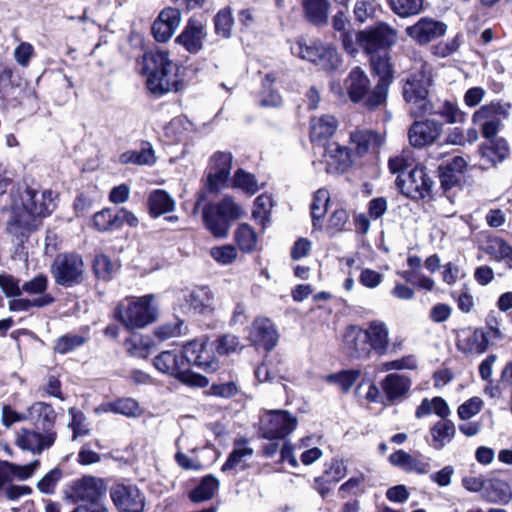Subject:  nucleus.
I'll return each instance as SVG.
<instances>
[{
    "instance_id": "f257e3e1",
    "label": "nucleus",
    "mask_w": 512,
    "mask_h": 512,
    "mask_svg": "<svg viewBox=\"0 0 512 512\" xmlns=\"http://www.w3.org/2000/svg\"><path fill=\"white\" fill-rule=\"evenodd\" d=\"M56 193L51 189L38 190L18 184L10 192L6 231L20 244L35 231L40 218L49 216L56 208Z\"/></svg>"
},
{
    "instance_id": "f03ea898",
    "label": "nucleus",
    "mask_w": 512,
    "mask_h": 512,
    "mask_svg": "<svg viewBox=\"0 0 512 512\" xmlns=\"http://www.w3.org/2000/svg\"><path fill=\"white\" fill-rule=\"evenodd\" d=\"M135 70L146 77V87L153 95L178 91L182 86L179 66L170 59L167 51H144L135 59Z\"/></svg>"
},
{
    "instance_id": "7ed1b4c3",
    "label": "nucleus",
    "mask_w": 512,
    "mask_h": 512,
    "mask_svg": "<svg viewBox=\"0 0 512 512\" xmlns=\"http://www.w3.org/2000/svg\"><path fill=\"white\" fill-rule=\"evenodd\" d=\"M34 428H22L17 433L16 444L33 455H40L52 447L57 439L55 430L56 412L52 405L36 402L28 410Z\"/></svg>"
},
{
    "instance_id": "20e7f679",
    "label": "nucleus",
    "mask_w": 512,
    "mask_h": 512,
    "mask_svg": "<svg viewBox=\"0 0 512 512\" xmlns=\"http://www.w3.org/2000/svg\"><path fill=\"white\" fill-rule=\"evenodd\" d=\"M332 90L339 98L347 96L353 103L361 104L368 110H375L387 101L385 84L377 83L370 89V79L360 67L353 68L343 85H333Z\"/></svg>"
},
{
    "instance_id": "39448f33",
    "label": "nucleus",
    "mask_w": 512,
    "mask_h": 512,
    "mask_svg": "<svg viewBox=\"0 0 512 512\" xmlns=\"http://www.w3.org/2000/svg\"><path fill=\"white\" fill-rule=\"evenodd\" d=\"M383 145V138L371 130H355L350 133V147H344L337 142H329L324 147V157L334 160H343L352 156L378 157Z\"/></svg>"
},
{
    "instance_id": "423d86ee",
    "label": "nucleus",
    "mask_w": 512,
    "mask_h": 512,
    "mask_svg": "<svg viewBox=\"0 0 512 512\" xmlns=\"http://www.w3.org/2000/svg\"><path fill=\"white\" fill-rule=\"evenodd\" d=\"M431 85V73L424 66L407 79L403 87V96L412 117H421L434 111V104L429 99Z\"/></svg>"
},
{
    "instance_id": "0eeeda50",
    "label": "nucleus",
    "mask_w": 512,
    "mask_h": 512,
    "mask_svg": "<svg viewBox=\"0 0 512 512\" xmlns=\"http://www.w3.org/2000/svg\"><path fill=\"white\" fill-rule=\"evenodd\" d=\"M389 169L399 173L396 185L406 197L423 199L430 195L433 181L422 167H411L408 162H389Z\"/></svg>"
},
{
    "instance_id": "6e6552de",
    "label": "nucleus",
    "mask_w": 512,
    "mask_h": 512,
    "mask_svg": "<svg viewBox=\"0 0 512 512\" xmlns=\"http://www.w3.org/2000/svg\"><path fill=\"white\" fill-rule=\"evenodd\" d=\"M153 363L157 370L175 376L186 385L206 387L209 384L205 376L192 372L187 368L184 351L181 354L174 351H164L155 357Z\"/></svg>"
},
{
    "instance_id": "1a4fd4ad",
    "label": "nucleus",
    "mask_w": 512,
    "mask_h": 512,
    "mask_svg": "<svg viewBox=\"0 0 512 512\" xmlns=\"http://www.w3.org/2000/svg\"><path fill=\"white\" fill-rule=\"evenodd\" d=\"M396 39L397 31L382 21L357 32V43L368 56L387 52Z\"/></svg>"
},
{
    "instance_id": "9d476101",
    "label": "nucleus",
    "mask_w": 512,
    "mask_h": 512,
    "mask_svg": "<svg viewBox=\"0 0 512 512\" xmlns=\"http://www.w3.org/2000/svg\"><path fill=\"white\" fill-rule=\"evenodd\" d=\"M84 262L76 253L59 254L51 265V273L56 284L73 287L82 282Z\"/></svg>"
},
{
    "instance_id": "9b49d317",
    "label": "nucleus",
    "mask_w": 512,
    "mask_h": 512,
    "mask_svg": "<svg viewBox=\"0 0 512 512\" xmlns=\"http://www.w3.org/2000/svg\"><path fill=\"white\" fill-rule=\"evenodd\" d=\"M510 108L509 103L491 102L475 111L472 121L481 127L483 137L490 139L497 135L502 121L508 118Z\"/></svg>"
},
{
    "instance_id": "f8f14e48",
    "label": "nucleus",
    "mask_w": 512,
    "mask_h": 512,
    "mask_svg": "<svg viewBox=\"0 0 512 512\" xmlns=\"http://www.w3.org/2000/svg\"><path fill=\"white\" fill-rule=\"evenodd\" d=\"M296 426V417L284 410L268 411L261 417L262 436L269 440L286 437L295 430Z\"/></svg>"
},
{
    "instance_id": "ddd939ff",
    "label": "nucleus",
    "mask_w": 512,
    "mask_h": 512,
    "mask_svg": "<svg viewBox=\"0 0 512 512\" xmlns=\"http://www.w3.org/2000/svg\"><path fill=\"white\" fill-rule=\"evenodd\" d=\"M447 28L444 22L426 16L407 26L405 33L418 45L424 46L444 36Z\"/></svg>"
},
{
    "instance_id": "4468645a",
    "label": "nucleus",
    "mask_w": 512,
    "mask_h": 512,
    "mask_svg": "<svg viewBox=\"0 0 512 512\" xmlns=\"http://www.w3.org/2000/svg\"><path fill=\"white\" fill-rule=\"evenodd\" d=\"M104 495L103 481L93 476H84L73 481L69 498L74 502H84L82 505L101 504Z\"/></svg>"
},
{
    "instance_id": "2eb2a0df",
    "label": "nucleus",
    "mask_w": 512,
    "mask_h": 512,
    "mask_svg": "<svg viewBox=\"0 0 512 512\" xmlns=\"http://www.w3.org/2000/svg\"><path fill=\"white\" fill-rule=\"evenodd\" d=\"M181 19V12L177 8L163 9L151 27L155 40L167 42L180 26Z\"/></svg>"
},
{
    "instance_id": "dca6fc26",
    "label": "nucleus",
    "mask_w": 512,
    "mask_h": 512,
    "mask_svg": "<svg viewBox=\"0 0 512 512\" xmlns=\"http://www.w3.org/2000/svg\"><path fill=\"white\" fill-rule=\"evenodd\" d=\"M343 347L352 358L368 359L370 357V346L367 343L366 332L360 326L350 325L345 329Z\"/></svg>"
},
{
    "instance_id": "f3484780",
    "label": "nucleus",
    "mask_w": 512,
    "mask_h": 512,
    "mask_svg": "<svg viewBox=\"0 0 512 512\" xmlns=\"http://www.w3.org/2000/svg\"><path fill=\"white\" fill-rule=\"evenodd\" d=\"M157 318L153 295L137 298L130 303V328H144Z\"/></svg>"
},
{
    "instance_id": "a211bd4d",
    "label": "nucleus",
    "mask_w": 512,
    "mask_h": 512,
    "mask_svg": "<svg viewBox=\"0 0 512 512\" xmlns=\"http://www.w3.org/2000/svg\"><path fill=\"white\" fill-rule=\"evenodd\" d=\"M184 357L189 365H194L206 372H214L218 369V361L210 355L206 345L202 341L194 340L184 346Z\"/></svg>"
},
{
    "instance_id": "6ab92c4d",
    "label": "nucleus",
    "mask_w": 512,
    "mask_h": 512,
    "mask_svg": "<svg viewBox=\"0 0 512 512\" xmlns=\"http://www.w3.org/2000/svg\"><path fill=\"white\" fill-rule=\"evenodd\" d=\"M442 129V124L434 120L416 121L408 132L410 143L414 147L430 145L439 138Z\"/></svg>"
},
{
    "instance_id": "aec40b11",
    "label": "nucleus",
    "mask_w": 512,
    "mask_h": 512,
    "mask_svg": "<svg viewBox=\"0 0 512 512\" xmlns=\"http://www.w3.org/2000/svg\"><path fill=\"white\" fill-rule=\"evenodd\" d=\"M206 36L205 25L196 18H190L181 34L176 38V42L188 52L196 54L202 50Z\"/></svg>"
},
{
    "instance_id": "412c9836",
    "label": "nucleus",
    "mask_w": 512,
    "mask_h": 512,
    "mask_svg": "<svg viewBox=\"0 0 512 512\" xmlns=\"http://www.w3.org/2000/svg\"><path fill=\"white\" fill-rule=\"evenodd\" d=\"M390 463L408 473L427 474L431 470L429 458L397 450L389 456Z\"/></svg>"
},
{
    "instance_id": "4be33fe9",
    "label": "nucleus",
    "mask_w": 512,
    "mask_h": 512,
    "mask_svg": "<svg viewBox=\"0 0 512 512\" xmlns=\"http://www.w3.org/2000/svg\"><path fill=\"white\" fill-rule=\"evenodd\" d=\"M338 122L332 115H322L320 117H314L310 122V139L312 143L317 145V148L321 151L324 157L326 147L329 143L323 144L322 142L333 136L337 130Z\"/></svg>"
},
{
    "instance_id": "5701e85b",
    "label": "nucleus",
    "mask_w": 512,
    "mask_h": 512,
    "mask_svg": "<svg viewBox=\"0 0 512 512\" xmlns=\"http://www.w3.org/2000/svg\"><path fill=\"white\" fill-rule=\"evenodd\" d=\"M250 338L257 347L270 351L278 342V333L269 319L258 318L252 324Z\"/></svg>"
},
{
    "instance_id": "b1692460",
    "label": "nucleus",
    "mask_w": 512,
    "mask_h": 512,
    "mask_svg": "<svg viewBox=\"0 0 512 512\" xmlns=\"http://www.w3.org/2000/svg\"><path fill=\"white\" fill-rule=\"evenodd\" d=\"M186 308L192 314H211L214 311V296L207 287H197L185 297Z\"/></svg>"
},
{
    "instance_id": "393cba45",
    "label": "nucleus",
    "mask_w": 512,
    "mask_h": 512,
    "mask_svg": "<svg viewBox=\"0 0 512 512\" xmlns=\"http://www.w3.org/2000/svg\"><path fill=\"white\" fill-rule=\"evenodd\" d=\"M128 221V211L124 208H107L97 212L93 224L99 231H113L121 228Z\"/></svg>"
},
{
    "instance_id": "a878e982",
    "label": "nucleus",
    "mask_w": 512,
    "mask_h": 512,
    "mask_svg": "<svg viewBox=\"0 0 512 512\" xmlns=\"http://www.w3.org/2000/svg\"><path fill=\"white\" fill-rule=\"evenodd\" d=\"M367 343L370 346V353L375 351L379 355H385L389 347V328L386 323L374 320L365 328Z\"/></svg>"
},
{
    "instance_id": "bb28decb",
    "label": "nucleus",
    "mask_w": 512,
    "mask_h": 512,
    "mask_svg": "<svg viewBox=\"0 0 512 512\" xmlns=\"http://www.w3.org/2000/svg\"><path fill=\"white\" fill-rule=\"evenodd\" d=\"M14 478L7 467V461H0V497L17 500L23 495H29L32 489L26 485L13 484Z\"/></svg>"
},
{
    "instance_id": "cd10ccee",
    "label": "nucleus",
    "mask_w": 512,
    "mask_h": 512,
    "mask_svg": "<svg viewBox=\"0 0 512 512\" xmlns=\"http://www.w3.org/2000/svg\"><path fill=\"white\" fill-rule=\"evenodd\" d=\"M409 377L392 373L388 374L381 382V387L389 400H397L404 397L411 388Z\"/></svg>"
},
{
    "instance_id": "c85d7f7f",
    "label": "nucleus",
    "mask_w": 512,
    "mask_h": 512,
    "mask_svg": "<svg viewBox=\"0 0 512 512\" xmlns=\"http://www.w3.org/2000/svg\"><path fill=\"white\" fill-rule=\"evenodd\" d=\"M482 497L491 503H508L512 497L510 485L501 479H490L486 481Z\"/></svg>"
},
{
    "instance_id": "c756f323",
    "label": "nucleus",
    "mask_w": 512,
    "mask_h": 512,
    "mask_svg": "<svg viewBox=\"0 0 512 512\" xmlns=\"http://www.w3.org/2000/svg\"><path fill=\"white\" fill-rule=\"evenodd\" d=\"M456 433L455 425L452 421L447 419H442L436 422L430 428V435L432 437V447L436 450L443 449L447 444H449Z\"/></svg>"
},
{
    "instance_id": "7c9ffc66",
    "label": "nucleus",
    "mask_w": 512,
    "mask_h": 512,
    "mask_svg": "<svg viewBox=\"0 0 512 512\" xmlns=\"http://www.w3.org/2000/svg\"><path fill=\"white\" fill-rule=\"evenodd\" d=\"M305 16L309 22L321 26L328 22L330 3L328 0H302Z\"/></svg>"
},
{
    "instance_id": "2f4dec72",
    "label": "nucleus",
    "mask_w": 512,
    "mask_h": 512,
    "mask_svg": "<svg viewBox=\"0 0 512 512\" xmlns=\"http://www.w3.org/2000/svg\"><path fill=\"white\" fill-rule=\"evenodd\" d=\"M253 455V449L247 446L246 441H237L230 453L228 459L222 466V471L242 470L246 467V462Z\"/></svg>"
},
{
    "instance_id": "473e14b6",
    "label": "nucleus",
    "mask_w": 512,
    "mask_h": 512,
    "mask_svg": "<svg viewBox=\"0 0 512 512\" xmlns=\"http://www.w3.org/2000/svg\"><path fill=\"white\" fill-rule=\"evenodd\" d=\"M430 414H435L441 419H446L451 414V410L442 397H434L432 399L424 398L421 404L416 408L415 416L421 419Z\"/></svg>"
},
{
    "instance_id": "72a5a7b5",
    "label": "nucleus",
    "mask_w": 512,
    "mask_h": 512,
    "mask_svg": "<svg viewBox=\"0 0 512 512\" xmlns=\"http://www.w3.org/2000/svg\"><path fill=\"white\" fill-rule=\"evenodd\" d=\"M370 61L373 71L379 76L378 83L385 84L386 97L388 96V87L393 79V69L388 56V51L385 53H379L377 55H371Z\"/></svg>"
},
{
    "instance_id": "f704fd0d",
    "label": "nucleus",
    "mask_w": 512,
    "mask_h": 512,
    "mask_svg": "<svg viewBox=\"0 0 512 512\" xmlns=\"http://www.w3.org/2000/svg\"><path fill=\"white\" fill-rule=\"evenodd\" d=\"M148 204L153 217H159L175 208L174 199L164 190L153 191L149 196Z\"/></svg>"
},
{
    "instance_id": "c9c22d12",
    "label": "nucleus",
    "mask_w": 512,
    "mask_h": 512,
    "mask_svg": "<svg viewBox=\"0 0 512 512\" xmlns=\"http://www.w3.org/2000/svg\"><path fill=\"white\" fill-rule=\"evenodd\" d=\"M330 203V194L326 189H319L313 198L311 215L314 229H323V217L327 213Z\"/></svg>"
},
{
    "instance_id": "e433bc0d",
    "label": "nucleus",
    "mask_w": 512,
    "mask_h": 512,
    "mask_svg": "<svg viewBox=\"0 0 512 512\" xmlns=\"http://www.w3.org/2000/svg\"><path fill=\"white\" fill-rule=\"evenodd\" d=\"M203 217L207 229L218 238H223L228 235L230 224L227 219L222 217L209 206L203 211Z\"/></svg>"
},
{
    "instance_id": "4c0bfd02",
    "label": "nucleus",
    "mask_w": 512,
    "mask_h": 512,
    "mask_svg": "<svg viewBox=\"0 0 512 512\" xmlns=\"http://www.w3.org/2000/svg\"><path fill=\"white\" fill-rule=\"evenodd\" d=\"M322 45L323 43L319 40L307 41L304 38H300L291 46V52L301 59L315 63Z\"/></svg>"
},
{
    "instance_id": "58836bf2",
    "label": "nucleus",
    "mask_w": 512,
    "mask_h": 512,
    "mask_svg": "<svg viewBox=\"0 0 512 512\" xmlns=\"http://www.w3.org/2000/svg\"><path fill=\"white\" fill-rule=\"evenodd\" d=\"M481 147V156L487 160H504L510 154L507 141L503 138L492 137Z\"/></svg>"
},
{
    "instance_id": "ea45409f",
    "label": "nucleus",
    "mask_w": 512,
    "mask_h": 512,
    "mask_svg": "<svg viewBox=\"0 0 512 512\" xmlns=\"http://www.w3.org/2000/svg\"><path fill=\"white\" fill-rule=\"evenodd\" d=\"M234 239L238 247L246 253L256 250L258 244L257 234L247 223L240 224L234 233Z\"/></svg>"
},
{
    "instance_id": "a19ab883",
    "label": "nucleus",
    "mask_w": 512,
    "mask_h": 512,
    "mask_svg": "<svg viewBox=\"0 0 512 512\" xmlns=\"http://www.w3.org/2000/svg\"><path fill=\"white\" fill-rule=\"evenodd\" d=\"M54 301V297L48 296L33 299L22 298L21 296L12 297L8 303V309L11 312H28L32 308H43L49 306Z\"/></svg>"
},
{
    "instance_id": "79ce46f5",
    "label": "nucleus",
    "mask_w": 512,
    "mask_h": 512,
    "mask_svg": "<svg viewBox=\"0 0 512 512\" xmlns=\"http://www.w3.org/2000/svg\"><path fill=\"white\" fill-rule=\"evenodd\" d=\"M215 34L223 39H229L232 36L234 26V17L232 8L227 6L220 9L213 18Z\"/></svg>"
},
{
    "instance_id": "37998d69",
    "label": "nucleus",
    "mask_w": 512,
    "mask_h": 512,
    "mask_svg": "<svg viewBox=\"0 0 512 512\" xmlns=\"http://www.w3.org/2000/svg\"><path fill=\"white\" fill-rule=\"evenodd\" d=\"M219 487V481L212 475L206 476L201 483L193 489L189 498L194 503H200L211 499Z\"/></svg>"
},
{
    "instance_id": "c03bdc74",
    "label": "nucleus",
    "mask_w": 512,
    "mask_h": 512,
    "mask_svg": "<svg viewBox=\"0 0 512 512\" xmlns=\"http://www.w3.org/2000/svg\"><path fill=\"white\" fill-rule=\"evenodd\" d=\"M485 251L496 261H507L512 264V246L502 238H489L486 243Z\"/></svg>"
},
{
    "instance_id": "a18cd8bd",
    "label": "nucleus",
    "mask_w": 512,
    "mask_h": 512,
    "mask_svg": "<svg viewBox=\"0 0 512 512\" xmlns=\"http://www.w3.org/2000/svg\"><path fill=\"white\" fill-rule=\"evenodd\" d=\"M314 64L324 71L331 72L339 68L341 58L336 48L323 43Z\"/></svg>"
},
{
    "instance_id": "49530a36",
    "label": "nucleus",
    "mask_w": 512,
    "mask_h": 512,
    "mask_svg": "<svg viewBox=\"0 0 512 512\" xmlns=\"http://www.w3.org/2000/svg\"><path fill=\"white\" fill-rule=\"evenodd\" d=\"M264 184H259L256 177L242 169H238L232 179V187L237 188L252 196L256 194Z\"/></svg>"
},
{
    "instance_id": "de8ad7c7",
    "label": "nucleus",
    "mask_w": 512,
    "mask_h": 512,
    "mask_svg": "<svg viewBox=\"0 0 512 512\" xmlns=\"http://www.w3.org/2000/svg\"><path fill=\"white\" fill-rule=\"evenodd\" d=\"M273 207V201L270 195L261 194L254 201L252 210L253 219L262 225L263 228L270 222V213Z\"/></svg>"
},
{
    "instance_id": "09e8293b",
    "label": "nucleus",
    "mask_w": 512,
    "mask_h": 512,
    "mask_svg": "<svg viewBox=\"0 0 512 512\" xmlns=\"http://www.w3.org/2000/svg\"><path fill=\"white\" fill-rule=\"evenodd\" d=\"M391 10L401 18H408L423 11L424 0H390Z\"/></svg>"
},
{
    "instance_id": "8fccbe9b",
    "label": "nucleus",
    "mask_w": 512,
    "mask_h": 512,
    "mask_svg": "<svg viewBox=\"0 0 512 512\" xmlns=\"http://www.w3.org/2000/svg\"><path fill=\"white\" fill-rule=\"evenodd\" d=\"M214 211H217L219 215L227 219L229 222L241 218L244 215V211L240 205H238L232 197H225L218 204L209 205Z\"/></svg>"
},
{
    "instance_id": "3c124183",
    "label": "nucleus",
    "mask_w": 512,
    "mask_h": 512,
    "mask_svg": "<svg viewBox=\"0 0 512 512\" xmlns=\"http://www.w3.org/2000/svg\"><path fill=\"white\" fill-rule=\"evenodd\" d=\"M462 163L463 162H447L446 165L439 168L441 185L445 189L451 188L461 181Z\"/></svg>"
},
{
    "instance_id": "603ef678",
    "label": "nucleus",
    "mask_w": 512,
    "mask_h": 512,
    "mask_svg": "<svg viewBox=\"0 0 512 512\" xmlns=\"http://www.w3.org/2000/svg\"><path fill=\"white\" fill-rule=\"evenodd\" d=\"M431 114L440 115L447 123H462L465 119V113L459 107L450 101H444L439 105H434V111Z\"/></svg>"
},
{
    "instance_id": "864d4df0",
    "label": "nucleus",
    "mask_w": 512,
    "mask_h": 512,
    "mask_svg": "<svg viewBox=\"0 0 512 512\" xmlns=\"http://www.w3.org/2000/svg\"><path fill=\"white\" fill-rule=\"evenodd\" d=\"M360 376L358 370H344L326 376V382L338 386L343 392H348Z\"/></svg>"
},
{
    "instance_id": "5fc2aeb1",
    "label": "nucleus",
    "mask_w": 512,
    "mask_h": 512,
    "mask_svg": "<svg viewBox=\"0 0 512 512\" xmlns=\"http://www.w3.org/2000/svg\"><path fill=\"white\" fill-rule=\"evenodd\" d=\"M230 171L231 167L228 162H224L222 166L211 170L207 177L209 190L217 192L223 188L228 182Z\"/></svg>"
},
{
    "instance_id": "6e6d98bb",
    "label": "nucleus",
    "mask_w": 512,
    "mask_h": 512,
    "mask_svg": "<svg viewBox=\"0 0 512 512\" xmlns=\"http://www.w3.org/2000/svg\"><path fill=\"white\" fill-rule=\"evenodd\" d=\"M376 14V3L374 0H356L353 7L354 21L364 24L373 20Z\"/></svg>"
},
{
    "instance_id": "4d7b16f0",
    "label": "nucleus",
    "mask_w": 512,
    "mask_h": 512,
    "mask_svg": "<svg viewBox=\"0 0 512 512\" xmlns=\"http://www.w3.org/2000/svg\"><path fill=\"white\" fill-rule=\"evenodd\" d=\"M153 349V341L149 336L130 334V354L139 358H147Z\"/></svg>"
},
{
    "instance_id": "13d9d810",
    "label": "nucleus",
    "mask_w": 512,
    "mask_h": 512,
    "mask_svg": "<svg viewBox=\"0 0 512 512\" xmlns=\"http://www.w3.org/2000/svg\"><path fill=\"white\" fill-rule=\"evenodd\" d=\"M187 331V327L184 324V321L181 319H174L171 322L165 323L161 326H159L155 330V335L160 340H168L175 337H180L182 335H185Z\"/></svg>"
},
{
    "instance_id": "bf43d9fd",
    "label": "nucleus",
    "mask_w": 512,
    "mask_h": 512,
    "mask_svg": "<svg viewBox=\"0 0 512 512\" xmlns=\"http://www.w3.org/2000/svg\"><path fill=\"white\" fill-rule=\"evenodd\" d=\"M47 288V276L44 274H38L31 280L26 281L22 284V293L25 292L28 295H36V298H41L44 296L53 297L50 293L47 292Z\"/></svg>"
},
{
    "instance_id": "052dcab7",
    "label": "nucleus",
    "mask_w": 512,
    "mask_h": 512,
    "mask_svg": "<svg viewBox=\"0 0 512 512\" xmlns=\"http://www.w3.org/2000/svg\"><path fill=\"white\" fill-rule=\"evenodd\" d=\"M275 82L273 74H267L263 80V92L260 103L264 107H278L282 104L281 96L270 89L271 85Z\"/></svg>"
},
{
    "instance_id": "680f3d73",
    "label": "nucleus",
    "mask_w": 512,
    "mask_h": 512,
    "mask_svg": "<svg viewBox=\"0 0 512 512\" xmlns=\"http://www.w3.org/2000/svg\"><path fill=\"white\" fill-rule=\"evenodd\" d=\"M210 256L218 264L225 266L232 264L236 260L238 252L233 245L226 244L212 247L210 249Z\"/></svg>"
},
{
    "instance_id": "e2e57ef3",
    "label": "nucleus",
    "mask_w": 512,
    "mask_h": 512,
    "mask_svg": "<svg viewBox=\"0 0 512 512\" xmlns=\"http://www.w3.org/2000/svg\"><path fill=\"white\" fill-rule=\"evenodd\" d=\"M502 338V333L499 329V327L496 325H489L488 331L486 333H477L475 332L473 336L471 337L472 341L476 343V346L474 348H471L472 352H475L477 354H482L487 349L488 344V338Z\"/></svg>"
},
{
    "instance_id": "0e129e2a",
    "label": "nucleus",
    "mask_w": 512,
    "mask_h": 512,
    "mask_svg": "<svg viewBox=\"0 0 512 512\" xmlns=\"http://www.w3.org/2000/svg\"><path fill=\"white\" fill-rule=\"evenodd\" d=\"M85 342L86 339L80 335H63L56 341L54 350L56 353L64 355L82 346Z\"/></svg>"
},
{
    "instance_id": "69168bd1",
    "label": "nucleus",
    "mask_w": 512,
    "mask_h": 512,
    "mask_svg": "<svg viewBox=\"0 0 512 512\" xmlns=\"http://www.w3.org/2000/svg\"><path fill=\"white\" fill-rule=\"evenodd\" d=\"M7 467L10 469V474L13 476L14 480L18 479L20 481H24L30 478L38 470L40 467V461L35 459L26 465H19L7 461Z\"/></svg>"
},
{
    "instance_id": "338daca9",
    "label": "nucleus",
    "mask_w": 512,
    "mask_h": 512,
    "mask_svg": "<svg viewBox=\"0 0 512 512\" xmlns=\"http://www.w3.org/2000/svg\"><path fill=\"white\" fill-rule=\"evenodd\" d=\"M349 215L345 209H336L329 217L326 225V232L333 236L344 230Z\"/></svg>"
},
{
    "instance_id": "774afa93",
    "label": "nucleus",
    "mask_w": 512,
    "mask_h": 512,
    "mask_svg": "<svg viewBox=\"0 0 512 512\" xmlns=\"http://www.w3.org/2000/svg\"><path fill=\"white\" fill-rule=\"evenodd\" d=\"M347 474V467L343 460L332 459L326 464L324 475L329 482H338Z\"/></svg>"
}]
</instances>
